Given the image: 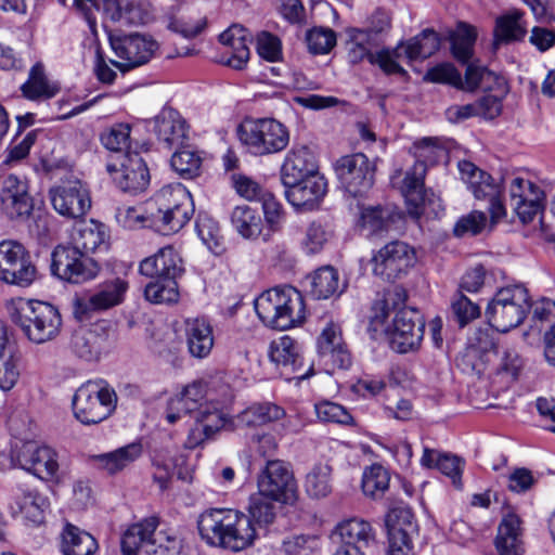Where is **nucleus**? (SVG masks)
<instances>
[{
  "label": "nucleus",
  "instance_id": "2f4dec72",
  "mask_svg": "<svg viewBox=\"0 0 555 555\" xmlns=\"http://www.w3.org/2000/svg\"><path fill=\"white\" fill-rule=\"evenodd\" d=\"M102 10L112 22L139 25L150 18L147 10L134 0H103Z\"/></svg>",
  "mask_w": 555,
  "mask_h": 555
},
{
  "label": "nucleus",
  "instance_id": "69168bd1",
  "mask_svg": "<svg viewBox=\"0 0 555 555\" xmlns=\"http://www.w3.org/2000/svg\"><path fill=\"white\" fill-rule=\"evenodd\" d=\"M116 220L122 228L128 230L151 228L147 207L143 211L140 207L120 206L116 210Z\"/></svg>",
  "mask_w": 555,
  "mask_h": 555
},
{
  "label": "nucleus",
  "instance_id": "8fccbe9b",
  "mask_svg": "<svg viewBox=\"0 0 555 555\" xmlns=\"http://www.w3.org/2000/svg\"><path fill=\"white\" fill-rule=\"evenodd\" d=\"M276 503L271 501L269 496L258 492L250 495L247 516L255 527H268L274 521L276 517Z\"/></svg>",
  "mask_w": 555,
  "mask_h": 555
},
{
  "label": "nucleus",
  "instance_id": "72a5a7b5",
  "mask_svg": "<svg viewBox=\"0 0 555 555\" xmlns=\"http://www.w3.org/2000/svg\"><path fill=\"white\" fill-rule=\"evenodd\" d=\"M227 550L237 553L253 546L258 534L256 527L246 514L234 508Z\"/></svg>",
  "mask_w": 555,
  "mask_h": 555
},
{
  "label": "nucleus",
  "instance_id": "b1692460",
  "mask_svg": "<svg viewBox=\"0 0 555 555\" xmlns=\"http://www.w3.org/2000/svg\"><path fill=\"white\" fill-rule=\"evenodd\" d=\"M318 350L325 363H331L337 369H348L351 364V356L341 337L340 326L330 322L322 330L318 339Z\"/></svg>",
  "mask_w": 555,
  "mask_h": 555
},
{
  "label": "nucleus",
  "instance_id": "e2e57ef3",
  "mask_svg": "<svg viewBox=\"0 0 555 555\" xmlns=\"http://www.w3.org/2000/svg\"><path fill=\"white\" fill-rule=\"evenodd\" d=\"M307 44L313 54H326L336 44V34L330 28L315 27L308 31Z\"/></svg>",
  "mask_w": 555,
  "mask_h": 555
},
{
  "label": "nucleus",
  "instance_id": "4d7b16f0",
  "mask_svg": "<svg viewBox=\"0 0 555 555\" xmlns=\"http://www.w3.org/2000/svg\"><path fill=\"white\" fill-rule=\"evenodd\" d=\"M195 228L197 235L208 249L214 254H219L222 249L223 237L218 222L207 215H198Z\"/></svg>",
  "mask_w": 555,
  "mask_h": 555
},
{
  "label": "nucleus",
  "instance_id": "09e8293b",
  "mask_svg": "<svg viewBox=\"0 0 555 555\" xmlns=\"http://www.w3.org/2000/svg\"><path fill=\"white\" fill-rule=\"evenodd\" d=\"M37 279V269L31 261L30 255L26 251L15 264H12L1 276L0 280L7 284L18 287H28Z\"/></svg>",
  "mask_w": 555,
  "mask_h": 555
},
{
  "label": "nucleus",
  "instance_id": "aec40b11",
  "mask_svg": "<svg viewBox=\"0 0 555 555\" xmlns=\"http://www.w3.org/2000/svg\"><path fill=\"white\" fill-rule=\"evenodd\" d=\"M1 208L11 219L25 218L34 208L26 181L9 175L2 181L0 193Z\"/></svg>",
  "mask_w": 555,
  "mask_h": 555
},
{
  "label": "nucleus",
  "instance_id": "1a4fd4ad",
  "mask_svg": "<svg viewBox=\"0 0 555 555\" xmlns=\"http://www.w3.org/2000/svg\"><path fill=\"white\" fill-rule=\"evenodd\" d=\"M258 493L280 504H294L298 487L292 466L282 460H268L257 476Z\"/></svg>",
  "mask_w": 555,
  "mask_h": 555
},
{
  "label": "nucleus",
  "instance_id": "37998d69",
  "mask_svg": "<svg viewBox=\"0 0 555 555\" xmlns=\"http://www.w3.org/2000/svg\"><path fill=\"white\" fill-rule=\"evenodd\" d=\"M466 65L465 77L464 80L462 79V87H460L461 90L474 91L477 88L487 90L492 88V82H495L499 87H504L505 81L503 77L489 70L479 62L470 60Z\"/></svg>",
  "mask_w": 555,
  "mask_h": 555
},
{
  "label": "nucleus",
  "instance_id": "49530a36",
  "mask_svg": "<svg viewBox=\"0 0 555 555\" xmlns=\"http://www.w3.org/2000/svg\"><path fill=\"white\" fill-rule=\"evenodd\" d=\"M440 48V38L438 34L430 28L424 29L403 46V52L406 59L414 61L417 59H427Z\"/></svg>",
  "mask_w": 555,
  "mask_h": 555
},
{
  "label": "nucleus",
  "instance_id": "f704fd0d",
  "mask_svg": "<svg viewBox=\"0 0 555 555\" xmlns=\"http://www.w3.org/2000/svg\"><path fill=\"white\" fill-rule=\"evenodd\" d=\"M96 548L98 543L89 532L70 524L65 526L61 542L65 555H91Z\"/></svg>",
  "mask_w": 555,
  "mask_h": 555
},
{
  "label": "nucleus",
  "instance_id": "3c124183",
  "mask_svg": "<svg viewBox=\"0 0 555 555\" xmlns=\"http://www.w3.org/2000/svg\"><path fill=\"white\" fill-rule=\"evenodd\" d=\"M390 474L380 464H373L366 467L362 474L363 493L373 499L384 495L389 488Z\"/></svg>",
  "mask_w": 555,
  "mask_h": 555
},
{
  "label": "nucleus",
  "instance_id": "20e7f679",
  "mask_svg": "<svg viewBox=\"0 0 555 555\" xmlns=\"http://www.w3.org/2000/svg\"><path fill=\"white\" fill-rule=\"evenodd\" d=\"M12 322L34 344L41 345L55 339L62 328L59 310L49 302L29 300L11 312Z\"/></svg>",
  "mask_w": 555,
  "mask_h": 555
},
{
  "label": "nucleus",
  "instance_id": "c756f323",
  "mask_svg": "<svg viewBox=\"0 0 555 555\" xmlns=\"http://www.w3.org/2000/svg\"><path fill=\"white\" fill-rule=\"evenodd\" d=\"M335 534L344 543L343 547H357L358 551H363L375 541L371 524L360 518L341 521L337 525Z\"/></svg>",
  "mask_w": 555,
  "mask_h": 555
},
{
  "label": "nucleus",
  "instance_id": "c85d7f7f",
  "mask_svg": "<svg viewBox=\"0 0 555 555\" xmlns=\"http://www.w3.org/2000/svg\"><path fill=\"white\" fill-rule=\"evenodd\" d=\"M158 524V518L151 516L131 525L121 538L122 554L135 555L141 546L153 547V539Z\"/></svg>",
  "mask_w": 555,
  "mask_h": 555
},
{
  "label": "nucleus",
  "instance_id": "de8ad7c7",
  "mask_svg": "<svg viewBox=\"0 0 555 555\" xmlns=\"http://www.w3.org/2000/svg\"><path fill=\"white\" fill-rule=\"evenodd\" d=\"M524 13L519 10H511L496 20L494 36L496 41L509 42L520 40L526 35V28L521 22Z\"/></svg>",
  "mask_w": 555,
  "mask_h": 555
},
{
  "label": "nucleus",
  "instance_id": "a878e982",
  "mask_svg": "<svg viewBox=\"0 0 555 555\" xmlns=\"http://www.w3.org/2000/svg\"><path fill=\"white\" fill-rule=\"evenodd\" d=\"M184 336L190 354L196 359L207 358L215 344L212 325L205 318L186 319Z\"/></svg>",
  "mask_w": 555,
  "mask_h": 555
},
{
  "label": "nucleus",
  "instance_id": "f03ea898",
  "mask_svg": "<svg viewBox=\"0 0 555 555\" xmlns=\"http://www.w3.org/2000/svg\"><path fill=\"white\" fill-rule=\"evenodd\" d=\"M255 311L266 326L279 331L299 326L306 320L304 297L289 285L263 292L255 300Z\"/></svg>",
  "mask_w": 555,
  "mask_h": 555
},
{
  "label": "nucleus",
  "instance_id": "a18cd8bd",
  "mask_svg": "<svg viewBox=\"0 0 555 555\" xmlns=\"http://www.w3.org/2000/svg\"><path fill=\"white\" fill-rule=\"evenodd\" d=\"M388 535H403L414 538L417 534V524L414 515L408 506L391 508L385 518Z\"/></svg>",
  "mask_w": 555,
  "mask_h": 555
},
{
  "label": "nucleus",
  "instance_id": "a211bd4d",
  "mask_svg": "<svg viewBox=\"0 0 555 555\" xmlns=\"http://www.w3.org/2000/svg\"><path fill=\"white\" fill-rule=\"evenodd\" d=\"M270 360L287 380H302L310 376L312 369L302 372V352L300 345L291 336L284 335L273 340L269 348Z\"/></svg>",
  "mask_w": 555,
  "mask_h": 555
},
{
  "label": "nucleus",
  "instance_id": "338daca9",
  "mask_svg": "<svg viewBox=\"0 0 555 555\" xmlns=\"http://www.w3.org/2000/svg\"><path fill=\"white\" fill-rule=\"evenodd\" d=\"M207 21L205 17H201L195 22L185 16H177L175 12H170L168 15V29L177 33L184 38H193L199 35L206 27Z\"/></svg>",
  "mask_w": 555,
  "mask_h": 555
},
{
  "label": "nucleus",
  "instance_id": "f3484780",
  "mask_svg": "<svg viewBox=\"0 0 555 555\" xmlns=\"http://www.w3.org/2000/svg\"><path fill=\"white\" fill-rule=\"evenodd\" d=\"M424 328L425 322L417 310L400 309L393 319L390 334L391 348L399 353L417 349L424 336Z\"/></svg>",
  "mask_w": 555,
  "mask_h": 555
},
{
  "label": "nucleus",
  "instance_id": "f257e3e1",
  "mask_svg": "<svg viewBox=\"0 0 555 555\" xmlns=\"http://www.w3.org/2000/svg\"><path fill=\"white\" fill-rule=\"evenodd\" d=\"M193 212L192 196L180 183L163 186L147 202L150 225L163 235L179 232L190 221Z\"/></svg>",
  "mask_w": 555,
  "mask_h": 555
},
{
  "label": "nucleus",
  "instance_id": "603ef678",
  "mask_svg": "<svg viewBox=\"0 0 555 555\" xmlns=\"http://www.w3.org/2000/svg\"><path fill=\"white\" fill-rule=\"evenodd\" d=\"M197 426L192 435L203 433L206 439L212 437L217 431L223 428H232V423L225 417V414L218 409L210 410L208 405L197 412L195 415Z\"/></svg>",
  "mask_w": 555,
  "mask_h": 555
},
{
  "label": "nucleus",
  "instance_id": "7ed1b4c3",
  "mask_svg": "<svg viewBox=\"0 0 555 555\" xmlns=\"http://www.w3.org/2000/svg\"><path fill=\"white\" fill-rule=\"evenodd\" d=\"M416 158L413 167L405 172L400 184V191L405 198L409 215L418 219L423 214L425 201L424 176L427 166L440 162L447 156V151L438 144L437 140L425 138L413 145Z\"/></svg>",
  "mask_w": 555,
  "mask_h": 555
},
{
  "label": "nucleus",
  "instance_id": "e433bc0d",
  "mask_svg": "<svg viewBox=\"0 0 555 555\" xmlns=\"http://www.w3.org/2000/svg\"><path fill=\"white\" fill-rule=\"evenodd\" d=\"M477 39L476 28L465 22H460L456 28L450 33L451 52L453 57L462 63H468L474 56V48Z\"/></svg>",
  "mask_w": 555,
  "mask_h": 555
},
{
  "label": "nucleus",
  "instance_id": "13d9d810",
  "mask_svg": "<svg viewBox=\"0 0 555 555\" xmlns=\"http://www.w3.org/2000/svg\"><path fill=\"white\" fill-rule=\"evenodd\" d=\"M30 474L41 479H53L59 472V456L55 450L40 444Z\"/></svg>",
  "mask_w": 555,
  "mask_h": 555
},
{
  "label": "nucleus",
  "instance_id": "5fc2aeb1",
  "mask_svg": "<svg viewBox=\"0 0 555 555\" xmlns=\"http://www.w3.org/2000/svg\"><path fill=\"white\" fill-rule=\"evenodd\" d=\"M144 288V297L152 304H172L179 298L178 283L176 280H163L154 278Z\"/></svg>",
  "mask_w": 555,
  "mask_h": 555
},
{
  "label": "nucleus",
  "instance_id": "c9c22d12",
  "mask_svg": "<svg viewBox=\"0 0 555 555\" xmlns=\"http://www.w3.org/2000/svg\"><path fill=\"white\" fill-rule=\"evenodd\" d=\"M231 224L245 240H256L263 229L259 212L247 205L236 206L231 214Z\"/></svg>",
  "mask_w": 555,
  "mask_h": 555
},
{
  "label": "nucleus",
  "instance_id": "7c9ffc66",
  "mask_svg": "<svg viewBox=\"0 0 555 555\" xmlns=\"http://www.w3.org/2000/svg\"><path fill=\"white\" fill-rule=\"evenodd\" d=\"M520 524V518L513 512L503 516L495 538V547L500 555H521Z\"/></svg>",
  "mask_w": 555,
  "mask_h": 555
},
{
  "label": "nucleus",
  "instance_id": "6ab92c4d",
  "mask_svg": "<svg viewBox=\"0 0 555 555\" xmlns=\"http://www.w3.org/2000/svg\"><path fill=\"white\" fill-rule=\"evenodd\" d=\"M233 508H209L199 514L197 529L201 539L212 547L227 550Z\"/></svg>",
  "mask_w": 555,
  "mask_h": 555
},
{
  "label": "nucleus",
  "instance_id": "2eb2a0df",
  "mask_svg": "<svg viewBox=\"0 0 555 555\" xmlns=\"http://www.w3.org/2000/svg\"><path fill=\"white\" fill-rule=\"evenodd\" d=\"M111 46L121 61H113V65L126 72L147 63L158 48L157 42L147 35L138 33L121 37H112Z\"/></svg>",
  "mask_w": 555,
  "mask_h": 555
},
{
  "label": "nucleus",
  "instance_id": "6e6552de",
  "mask_svg": "<svg viewBox=\"0 0 555 555\" xmlns=\"http://www.w3.org/2000/svg\"><path fill=\"white\" fill-rule=\"evenodd\" d=\"M461 180L467 185L477 201H488V211L491 215V225H496L506 217V208L502 202L500 183L486 171L469 160L457 164Z\"/></svg>",
  "mask_w": 555,
  "mask_h": 555
},
{
  "label": "nucleus",
  "instance_id": "680f3d73",
  "mask_svg": "<svg viewBox=\"0 0 555 555\" xmlns=\"http://www.w3.org/2000/svg\"><path fill=\"white\" fill-rule=\"evenodd\" d=\"M373 40L370 39L369 31L362 29H353L350 35V41L348 43V59L352 64H357L364 59H367L371 63V56L375 53L371 52Z\"/></svg>",
  "mask_w": 555,
  "mask_h": 555
},
{
  "label": "nucleus",
  "instance_id": "423d86ee",
  "mask_svg": "<svg viewBox=\"0 0 555 555\" xmlns=\"http://www.w3.org/2000/svg\"><path fill=\"white\" fill-rule=\"evenodd\" d=\"M240 142L255 156L283 151L289 143V131L274 118H246L237 127Z\"/></svg>",
  "mask_w": 555,
  "mask_h": 555
},
{
  "label": "nucleus",
  "instance_id": "9d476101",
  "mask_svg": "<svg viewBox=\"0 0 555 555\" xmlns=\"http://www.w3.org/2000/svg\"><path fill=\"white\" fill-rule=\"evenodd\" d=\"M100 267L90 256L73 246L57 245L51 255V272L54 276L72 284H82L94 279Z\"/></svg>",
  "mask_w": 555,
  "mask_h": 555
},
{
  "label": "nucleus",
  "instance_id": "0eeeda50",
  "mask_svg": "<svg viewBox=\"0 0 555 555\" xmlns=\"http://www.w3.org/2000/svg\"><path fill=\"white\" fill-rule=\"evenodd\" d=\"M117 395L103 379L88 380L73 397L75 417L85 425H94L106 420L116 409Z\"/></svg>",
  "mask_w": 555,
  "mask_h": 555
},
{
  "label": "nucleus",
  "instance_id": "4be33fe9",
  "mask_svg": "<svg viewBox=\"0 0 555 555\" xmlns=\"http://www.w3.org/2000/svg\"><path fill=\"white\" fill-rule=\"evenodd\" d=\"M183 271L182 259L172 246L160 248L153 256L144 258L139 264V272L147 278L177 281Z\"/></svg>",
  "mask_w": 555,
  "mask_h": 555
},
{
  "label": "nucleus",
  "instance_id": "0e129e2a",
  "mask_svg": "<svg viewBox=\"0 0 555 555\" xmlns=\"http://www.w3.org/2000/svg\"><path fill=\"white\" fill-rule=\"evenodd\" d=\"M20 377L18 360L8 348L0 354V389L11 390Z\"/></svg>",
  "mask_w": 555,
  "mask_h": 555
},
{
  "label": "nucleus",
  "instance_id": "c03bdc74",
  "mask_svg": "<svg viewBox=\"0 0 555 555\" xmlns=\"http://www.w3.org/2000/svg\"><path fill=\"white\" fill-rule=\"evenodd\" d=\"M284 410L273 403L253 404L236 416L238 426L257 427L280 420Z\"/></svg>",
  "mask_w": 555,
  "mask_h": 555
},
{
  "label": "nucleus",
  "instance_id": "ddd939ff",
  "mask_svg": "<svg viewBox=\"0 0 555 555\" xmlns=\"http://www.w3.org/2000/svg\"><path fill=\"white\" fill-rule=\"evenodd\" d=\"M415 251L406 243L392 241L384 245L372 257V271L384 281L400 279L414 266Z\"/></svg>",
  "mask_w": 555,
  "mask_h": 555
},
{
  "label": "nucleus",
  "instance_id": "79ce46f5",
  "mask_svg": "<svg viewBox=\"0 0 555 555\" xmlns=\"http://www.w3.org/2000/svg\"><path fill=\"white\" fill-rule=\"evenodd\" d=\"M310 293L317 299H327L328 297L341 293L345 284L339 281V274L331 266L322 267L314 271L310 276Z\"/></svg>",
  "mask_w": 555,
  "mask_h": 555
},
{
  "label": "nucleus",
  "instance_id": "bb28decb",
  "mask_svg": "<svg viewBox=\"0 0 555 555\" xmlns=\"http://www.w3.org/2000/svg\"><path fill=\"white\" fill-rule=\"evenodd\" d=\"M219 41L229 55L225 64L234 69H243L249 60L248 42L251 41L249 33L240 25H232L219 36Z\"/></svg>",
  "mask_w": 555,
  "mask_h": 555
},
{
  "label": "nucleus",
  "instance_id": "f8f14e48",
  "mask_svg": "<svg viewBox=\"0 0 555 555\" xmlns=\"http://www.w3.org/2000/svg\"><path fill=\"white\" fill-rule=\"evenodd\" d=\"M335 171L344 190L353 197L366 194L374 183L375 166L363 153L340 157Z\"/></svg>",
  "mask_w": 555,
  "mask_h": 555
},
{
  "label": "nucleus",
  "instance_id": "58836bf2",
  "mask_svg": "<svg viewBox=\"0 0 555 555\" xmlns=\"http://www.w3.org/2000/svg\"><path fill=\"white\" fill-rule=\"evenodd\" d=\"M406 300L405 291L402 287H395L384 294L383 298L376 299L372 307L370 326L374 332H387L385 323L391 309L403 305Z\"/></svg>",
  "mask_w": 555,
  "mask_h": 555
},
{
  "label": "nucleus",
  "instance_id": "6e6d98bb",
  "mask_svg": "<svg viewBox=\"0 0 555 555\" xmlns=\"http://www.w3.org/2000/svg\"><path fill=\"white\" fill-rule=\"evenodd\" d=\"M170 165L182 178L193 179L199 175L202 157L193 150L182 149L173 153Z\"/></svg>",
  "mask_w": 555,
  "mask_h": 555
},
{
  "label": "nucleus",
  "instance_id": "a19ab883",
  "mask_svg": "<svg viewBox=\"0 0 555 555\" xmlns=\"http://www.w3.org/2000/svg\"><path fill=\"white\" fill-rule=\"evenodd\" d=\"M10 429L13 433L10 466L20 467L30 473L37 457L36 454L40 443L34 440H24L16 437V418H11Z\"/></svg>",
  "mask_w": 555,
  "mask_h": 555
},
{
  "label": "nucleus",
  "instance_id": "bf43d9fd",
  "mask_svg": "<svg viewBox=\"0 0 555 555\" xmlns=\"http://www.w3.org/2000/svg\"><path fill=\"white\" fill-rule=\"evenodd\" d=\"M493 229L491 219L488 221L483 211L473 210L469 214L462 216L453 228V233L457 237L466 235L475 236L480 234L487 228Z\"/></svg>",
  "mask_w": 555,
  "mask_h": 555
},
{
  "label": "nucleus",
  "instance_id": "393cba45",
  "mask_svg": "<svg viewBox=\"0 0 555 555\" xmlns=\"http://www.w3.org/2000/svg\"><path fill=\"white\" fill-rule=\"evenodd\" d=\"M154 132L168 149L178 147L188 137V125L178 111L165 107L154 118Z\"/></svg>",
  "mask_w": 555,
  "mask_h": 555
},
{
  "label": "nucleus",
  "instance_id": "473e14b6",
  "mask_svg": "<svg viewBox=\"0 0 555 555\" xmlns=\"http://www.w3.org/2000/svg\"><path fill=\"white\" fill-rule=\"evenodd\" d=\"M141 454L142 446L140 443H129L112 452L93 455L91 459L99 469L114 475L128 467Z\"/></svg>",
  "mask_w": 555,
  "mask_h": 555
},
{
  "label": "nucleus",
  "instance_id": "9b49d317",
  "mask_svg": "<svg viewBox=\"0 0 555 555\" xmlns=\"http://www.w3.org/2000/svg\"><path fill=\"white\" fill-rule=\"evenodd\" d=\"M128 288V282L121 278L107 280L98 285L93 293L76 296L73 299V314L78 321H86L95 312L118 306L124 301Z\"/></svg>",
  "mask_w": 555,
  "mask_h": 555
},
{
  "label": "nucleus",
  "instance_id": "ea45409f",
  "mask_svg": "<svg viewBox=\"0 0 555 555\" xmlns=\"http://www.w3.org/2000/svg\"><path fill=\"white\" fill-rule=\"evenodd\" d=\"M332 466L328 463H315L306 475L304 487L311 499H324L333 491Z\"/></svg>",
  "mask_w": 555,
  "mask_h": 555
},
{
  "label": "nucleus",
  "instance_id": "864d4df0",
  "mask_svg": "<svg viewBox=\"0 0 555 555\" xmlns=\"http://www.w3.org/2000/svg\"><path fill=\"white\" fill-rule=\"evenodd\" d=\"M70 348L75 354L86 361L96 360L100 356V337L92 331L79 328L70 339Z\"/></svg>",
  "mask_w": 555,
  "mask_h": 555
},
{
  "label": "nucleus",
  "instance_id": "39448f33",
  "mask_svg": "<svg viewBox=\"0 0 555 555\" xmlns=\"http://www.w3.org/2000/svg\"><path fill=\"white\" fill-rule=\"evenodd\" d=\"M531 308L528 289L520 284L500 288L486 308L489 324L499 332L520 325Z\"/></svg>",
  "mask_w": 555,
  "mask_h": 555
},
{
  "label": "nucleus",
  "instance_id": "774afa93",
  "mask_svg": "<svg viewBox=\"0 0 555 555\" xmlns=\"http://www.w3.org/2000/svg\"><path fill=\"white\" fill-rule=\"evenodd\" d=\"M314 410L318 418L322 422L349 425L353 421L346 408L332 401L325 400L315 403Z\"/></svg>",
  "mask_w": 555,
  "mask_h": 555
},
{
  "label": "nucleus",
  "instance_id": "5701e85b",
  "mask_svg": "<svg viewBox=\"0 0 555 555\" xmlns=\"http://www.w3.org/2000/svg\"><path fill=\"white\" fill-rule=\"evenodd\" d=\"M108 232L105 224L90 219L82 220L74 224L68 245L89 256L102 248H106Z\"/></svg>",
  "mask_w": 555,
  "mask_h": 555
},
{
  "label": "nucleus",
  "instance_id": "4c0bfd02",
  "mask_svg": "<svg viewBox=\"0 0 555 555\" xmlns=\"http://www.w3.org/2000/svg\"><path fill=\"white\" fill-rule=\"evenodd\" d=\"M21 91L26 99L34 101L55 96L60 91V87L57 83L47 79L43 66L37 63L31 67L27 81L21 86Z\"/></svg>",
  "mask_w": 555,
  "mask_h": 555
},
{
  "label": "nucleus",
  "instance_id": "cd10ccee",
  "mask_svg": "<svg viewBox=\"0 0 555 555\" xmlns=\"http://www.w3.org/2000/svg\"><path fill=\"white\" fill-rule=\"evenodd\" d=\"M326 185L325 179L318 172L294 186H287L285 195L293 206L312 209L325 195Z\"/></svg>",
  "mask_w": 555,
  "mask_h": 555
},
{
  "label": "nucleus",
  "instance_id": "dca6fc26",
  "mask_svg": "<svg viewBox=\"0 0 555 555\" xmlns=\"http://www.w3.org/2000/svg\"><path fill=\"white\" fill-rule=\"evenodd\" d=\"M50 201L56 212L67 218L85 216L91 207L88 189L79 180H67L50 190Z\"/></svg>",
  "mask_w": 555,
  "mask_h": 555
},
{
  "label": "nucleus",
  "instance_id": "412c9836",
  "mask_svg": "<svg viewBox=\"0 0 555 555\" xmlns=\"http://www.w3.org/2000/svg\"><path fill=\"white\" fill-rule=\"evenodd\" d=\"M318 172V165L311 151L305 145L293 146L283 162L281 180L285 188L294 186Z\"/></svg>",
  "mask_w": 555,
  "mask_h": 555
},
{
  "label": "nucleus",
  "instance_id": "052dcab7",
  "mask_svg": "<svg viewBox=\"0 0 555 555\" xmlns=\"http://www.w3.org/2000/svg\"><path fill=\"white\" fill-rule=\"evenodd\" d=\"M130 130L128 124L114 125L101 134V143L105 149L117 153L118 157L128 151Z\"/></svg>",
  "mask_w": 555,
  "mask_h": 555
},
{
  "label": "nucleus",
  "instance_id": "4468645a",
  "mask_svg": "<svg viewBox=\"0 0 555 555\" xmlns=\"http://www.w3.org/2000/svg\"><path fill=\"white\" fill-rule=\"evenodd\" d=\"M106 170L124 192L137 194L145 191L150 184L149 168L137 152L127 151L119 155L115 162L107 163Z\"/></svg>",
  "mask_w": 555,
  "mask_h": 555
}]
</instances>
